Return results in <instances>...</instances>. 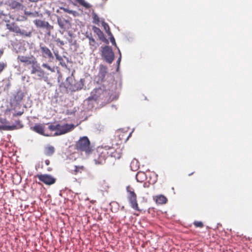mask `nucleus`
Segmentation results:
<instances>
[{
  "mask_svg": "<svg viewBox=\"0 0 252 252\" xmlns=\"http://www.w3.org/2000/svg\"><path fill=\"white\" fill-rule=\"evenodd\" d=\"M75 126L73 124H64L61 125L58 124V131L54 133V136H58L66 133L74 129Z\"/></svg>",
  "mask_w": 252,
  "mask_h": 252,
  "instance_id": "9",
  "label": "nucleus"
},
{
  "mask_svg": "<svg viewBox=\"0 0 252 252\" xmlns=\"http://www.w3.org/2000/svg\"><path fill=\"white\" fill-rule=\"evenodd\" d=\"M193 174V173H191L190 174H189V176H190L191 175H192Z\"/></svg>",
  "mask_w": 252,
  "mask_h": 252,
  "instance_id": "40",
  "label": "nucleus"
},
{
  "mask_svg": "<svg viewBox=\"0 0 252 252\" xmlns=\"http://www.w3.org/2000/svg\"><path fill=\"white\" fill-rule=\"evenodd\" d=\"M42 67H43L45 68H46L47 69L51 71V72H53L54 71V69L47 63H43L42 64Z\"/></svg>",
  "mask_w": 252,
  "mask_h": 252,
  "instance_id": "32",
  "label": "nucleus"
},
{
  "mask_svg": "<svg viewBox=\"0 0 252 252\" xmlns=\"http://www.w3.org/2000/svg\"><path fill=\"white\" fill-rule=\"evenodd\" d=\"M155 201L157 204H164L167 202V199L163 195H159L155 197Z\"/></svg>",
  "mask_w": 252,
  "mask_h": 252,
  "instance_id": "20",
  "label": "nucleus"
},
{
  "mask_svg": "<svg viewBox=\"0 0 252 252\" xmlns=\"http://www.w3.org/2000/svg\"><path fill=\"white\" fill-rule=\"evenodd\" d=\"M108 27V30H106V32L108 33V35L110 36V40L112 44L117 47V44L115 40L114 36H113L111 32L110 31L109 28L108 26L107 25ZM104 28L106 29V27L104 26Z\"/></svg>",
  "mask_w": 252,
  "mask_h": 252,
  "instance_id": "24",
  "label": "nucleus"
},
{
  "mask_svg": "<svg viewBox=\"0 0 252 252\" xmlns=\"http://www.w3.org/2000/svg\"><path fill=\"white\" fill-rule=\"evenodd\" d=\"M45 163L46 165H49L50 164V161L48 159H46L45 161Z\"/></svg>",
  "mask_w": 252,
  "mask_h": 252,
  "instance_id": "36",
  "label": "nucleus"
},
{
  "mask_svg": "<svg viewBox=\"0 0 252 252\" xmlns=\"http://www.w3.org/2000/svg\"><path fill=\"white\" fill-rule=\"evenodd\" d=\"M49 129L51 131H58V124L56 125H50L48 126Z\"/></svg>",
  "mask_w": 252,
  "mask_h": 252,
  "instance_id": "31",
  "label": "nucleus"
},
{
  "mask_svg": "<svg viewBox=\"0 0 252 252\" xmlns=\"http://www.w3.org/2000/svg\"><path fill=\"white\" fill-rule=\"evenodd\" d=\"M102 58L107 63H111L115 58L112 48L108 46H105L102 49Z\"/></svg>",
  "mask_w": 252,
  "mask_h": 252,
  "instance_id": "8",
  "label": "nucleus"
},
{
  "mask_svg": "<svg viewBox=\"0 0 252 252\" xmlns=\"http://www.w3.org/2000/svg\"><path fill=\"white\" fill-rule=\"evenodd\" d=\"M76 147L77 150L85 152L86 154H90L92 151L90 141L87 136L81 137L77 142Z\"/></svg>",
  "mask_w": 252,
  "mask_h": 252,
  "instance_id": "3",
  "label": "nucleus"
},
{
  "mask_svg": "<svg viewBox=\"0 0 252 252\" xmlns=\"http://www.w3.org/2000/svg\"><path fill=\"white\" fill-rule=\"evenodd\" d=\"M92 15L93 18V23L96 24H98L99 22V18L98 15L94 11V10H92Z\"/></svg>",
  "mask_w": 252,
  "mask_h": 252,
  "instance_id": "27",
  "label": "nucleus"
},
{
  "mask_svg": "<svg viewBox=\"0 0 252 252\" xmlns=\"http://www.w3.org/2000/svg\"><path fill=\"white\" fill-rule=\"evenodd\" d=\"M6 122L5 119H0V129L4 130H12L15 129L16 128V126L14 125L12 126H6L3 125Z\"/></svg>",
  "mask_w": 252,
  "mask_h": 252,
  "instance_id": "18",
  "label": "nucleus"
},
{
  "mask_svg": "<svg viewBox=\"0 0 252 252\" xmlns=\"http://www.w3.org/2000/svg\"><path fill=\"white\" fill-rule=\"evenodd\" d=\"M36 177L38 178L39 180L46 185H51L54 184L56 181V178L49 174H37Z\"/></svg>",
  "mask_w": 252,
  "mask_h": 252,
  "instance_id": "10",
  "label": "nucleus"
},
{
  "mask_svg": "<svg viewBox=\"0 0 252 252\" xmlns=\"http://www.w3.org/2000/svg\"><path fill=\"white\" fill-rule=\"evenodd\" d=\"M6 29L9 30L10 32H15L17 34H19L21 35H24L26 36H30L31 34L30 32L26 30L21 29L17 25L14 23H8L6 24Z\"/></svg>",
  "mask_w": 252,
  "mask_h": 252,
  "instance_id": "7",
  "label": "nucleus"
},
{
  "mask_svg": "<svg viewBox=\"0 0 252 252\" xmlns=\"http://www.w3.org/2000/svg\"><path fill=\"white\" fill-rule=\"evenodd\" d=\"M34 23L37 27L45 29L48 32L49 34H50L51 31L53 29V27L47 21L36 19Z\"/></svg>",
  "mask_w": 252,
  "mask_h": 252,
  "instance_id": "11",
  "label": "nucleus"
},
{
  "mask_svg": "<svg viewBox=\"0 0 252 252\" xmlns=\"http://www.w3.org/2000/svg\"><path fill=\"white\" fill-rule=\"evenodd\" d=\"M86 167L83 165H73L69 172L74 175H78L85 171Z\"/></svg>",
  "mask_w": 252,
  "mask_h": 252,
  "instance_id": "14",
  "label": "nucleus"
},
{
  "mask_svg": "<svg viewBox=\"0 0 252 252\" xmlns=\"http://www.w3.org/2000/svg\"><path fill=\"white\" fill-rule=\"evenodd\" d=\"M57 21L61 29L64 31L66 29L67 26L69 25V21L62 17H58Z\"/></svg>",
  "mask_w": 252,
  "mask_h": 252,
  "instance_id": "17",
  "label": "nucleus"
},
{
  "mask_svg": "<svg viewBox=\"0 0 252 252\" xmlns=\"http://www.w3.org/2000/svg\"><path fill=\"white\" fill-rule=\"evenodd\" d=\"M22 113L19 112V113H18L17 114H14V116L21 115H22Z\"/></svg>",
  "mask_w": 252,
  "mask_h": 252,
  "instance_id": "38",
  "label": "nucleus"
},
{
  "mask_svg": "<svg viewBox=\"0 0 252 252\" xmlns=\"http://www.w3.org/2000/svg\"><path fill=\"white\" fill-rule=\"evenodd\" d=\"M193 224L196 227L202 228L204 226L203 223L200 221H195Z\"/></svg>",
  "mask_w": 252,
  "mask_h": 252,
  "instance_id": "30",
  "label": "nucleus"
},
{
  "mask_svg": "<svg viewBox=\"0 0 252 252\" xmlns=\"http://www.w3.org/2000/svg\"><path fill=\"white\" fill-rule=\"evenodd\" d=\"M54 54H55V56L56 57V59L60 61V63L62 65V66H64L65 65V63H63V60L62 58V57H61V56H60L59 55V53L58 52H54Z\"/></svg>",
  "mask_w": 252,
  "mask_h": 252,
  "instance_id": "28",
  "label": "nucleus"
},
{
  "mask_svg": "<svg viewBox=\"0 0 252 252\" xmlns=\"http://www.w3.org/2000/svg\"><path fill=\"white\" fill-rule=\"evenodd\" d=\"M138 162L137 160H133L130 164V167L133 171H136L138 169L139 166L137 165Z\"/></svg>",
  "mask_w": 252,
  "mask_h": 252,
  "instance_id": "26",
  "label": "nucleus"
},
{
  "mask_svg": "<svg viewBox=\"0 0 252 252\" xmlns=\"http://www.w3.org/2000/svg\"><path fill=\"white\" fill-rule=\"evenodd\" d=\"M126 190L127 193V199L131 208L140 211V210L137 203V195L135 192L134 189L131 186H128L126 187Z\"/></svg>",
  "mask_w": 252,
  "mask_h": 252,
  "instance_id": "4",
  "label": "nucleus"
},
{
  "mask_svg": "<svg viewBox=\"0 0 252 252\" xmlns=\"http://www.w3.org/2000/svg\"><path fill=\"white\" fill-rule=\"evenodd\" d=\"M17 59L19 62L23 63L24 66L28 67L30 70L38 62L37 59L33 56H18Z\"/></svg>",
  "mask_w": 252,
  "mask_h": 252,
  "instance_id": "5",
  "label": "nucleus"
},
{
  "mask_svg": "<svg viewBox=\"0 0 252 252\" xmlns=\"http://www.w3.org/2000/svg\"><path fill=\"white\" fill-rule=\"evenodd\" d=\"M104 2H105L106 1H107L108 0H102Z\"/></svg>",
  "mask_w": 252,
  "mask_h": 252,
  "instance_id": "39",
  "label": "nucleus"
},
{
  "mask_svg": "<svg viewBox=\"0 0 252 252\" xmlns=\"http://www.w3.org/2000/svg\"><path fill=\"white\" fill-rule=\"evenodd\" d=\"M107 73V68L106 66L101 64L99 66L98 75L102 80L104 79Z\"/></svg>",
  "mask_w": 252,
  "mask_h": 252,
  "instance_id": "19",
  "label": "nucleus"
},
{
  "mask_svg": "<svg viewBox=\"0 0 252 252\" xmlns=\"http://www.w3.org/2000/svg\"><path fill=\"white\" fill-rule=\"evenodd\" d=\"M32 129L34 131L40 134H44V126L42 125H35Z\"/></svg>",
  "mask_w": 252,
  "mask_h": 252,
  "instance_id": "22",
  "label": "nucleus"
},
{
  "mask_svg": "<svg viewBox=\"0 0 252 252\" xmlns=\"http://www.w3.org/2000/svg\"><path fill=\"white\" fill-rule=\"evenodd\" d=\"M56 41H57L58 43H60V44L61 45H63L64 44V42H63V41H62V40H61L60 39H58L56 40Z\"/></svg>",
  "mask_w": 252,
  "mask_h": 252,
  "instance_id": "34",
  "label": "nucleus"
},
{
  "mask_svg": "<svg viewBox=\"0 0 252 252\" xmlns=\"http://www.w3.org/2000/svg\"><path fill=\"white\" fill-rule=\"evenodd\" d=\"M87 37L89 39V44L91 46V48L94 50L96 49L97 47V44L95 41L94 39L92 36H87Z\"/></svg>",
  "mask_w": 252,
  "mask_h": 252,
  "instance_id": "23",
  "label": "nucleus"
},
{
  "mask_svg": "<svg viewBox=\"0 0 252 252\" xmlns=\"http://www.w3.org/2000/svg\"><path fill=\"white\" fill-rule=\"evenodd\" d=\"M109 149V156L116 159H119L122 156L121 150L120 149H114V148L107 146Z\"/></svg>",
  "mask_w": 252,
  "mask_h": 252,
  "instance_id": "15",
  "label": "nucleus"
},
{
  "mask_svg": "<svg viewBox=\"0 0 252 252\" xmlns=\"http://www.w3.org/2000/svg\"><path fill=\"white\" fill-rule=\"evenodd\" d=\"M40 52L43 58L51 61L54 59V56L51 50L46 46L40 45Z\"/></svg>",
  "mask_w": 252,
  "mask_h": 252,
  "instance_id": "12",
  "label": "nucleus"
},
{
  "mask_svg": "<svg viewBox=\"0 0 252 252\" xmlns=\"http://www.w3.org/2000/svg\"><path fill=\"white\" fill-rule=\"evenodd\" d=\"M3 54V50L0 49V59L1 58V57L2 56Z\"/></svg>",
  "mask_w": 252,
  "mask_h": 252,
  "instance_id": "37",
  "label": "nucleus"
},
{
  "mask_svg": "<svg viewBox=\"0 0 252 252\" xmlns=\"http://www.w3.org/2000/svg\"><path fill=\"white\" fill-rule=\"evenodd\" d=\"M93 30L94 32L97 35L100 40L106 43H108V40L105 38L103 32L99 29V28L96 27H93Z\"/></svg>",
  "mask_w": 252,
  "mask_h": 252,
  "instance_id": "16",
  "label": "nucleus"
},
{
  "mask_svg": "<svg viewBox=\"0 0 252 252\" xmlns=\"http://www.w3.org/2000/svg\"><path fill=\"white\" fill-rule=\"evenodd\" d=\"M109 97V94L107 90L99 88L93 90L91 93V95L88 98V99L89 100H94L95 101H99L100 100H105Z\"/></svg>",
  "mask_w": 252,
  "mask_h": 252,
  "instance_id": "2",
  "label": "nucleus"
},
{
  "mask_svg": "<svg viewBox=\"0 0 252 252\" xmlns=\"http://www.w3.org/2000/svg\"><path fill=\"white\" fill-rule=\"evenodd\" d=\"M7 63L4 62H0V74L5 70L7 67Z\"/></svg>",
  "mask_w": 252,
  "mask_h": 252,
  "instance_id": "29",
  "label": "nucleus"
},
{
  "mask_svg": "<svg viewBox=\"0 0 252 252\" xmlns=\"http://www.w3.org/2000/svg\"><path fill=\"white\" fill-rule=\"evenodd\" d=\"M119 53H120V57L117 61L118 63H119L120 61H121V52H120V51L119 50Z\"/></svg>",
  "mask_w": 252,
  "mask_h": 252,
  "instance_id": "35",
  "label": "nucleus"
},
{
  "mask_svg": "<svg viewBox=\"0 0 252 252\" xmlns=\"http://www.w3.org/2000/svg\"><path fill=\"white\" fill-rule=\"evenodd\" d=\"M24 1V0H11L9 5L12 9L23 10L24 6L22 3Z\"/></svg>",
  "mask_w": 252,
  "mask_h": 252,
  "instance_id": "13",
  "label": "nucleus"
},
{
  "mask_svg": "<svg viewBox=\"0 0 252 252\" xmlns=\"http://www.w3.org/2000/svg\"><path fill=\"white\" fill-rule=\"evenodd\" d=\"M141 175H144V173L143 172H138V173L137 174V175L136 176V178L137 181L140 182H142V181H140L139 180V177Z\"/></svg>",
  "mask_w": 252,
  "mask_h": 252,
  "instance_id": "33",
  "label": "nucleus"
},
{
  "mask_svg": "<svg viewBox=\"0 0 252 252\" xmlns=\"http://www.w3.org/2000/svg\"><path fill=\"white\" fill-rule=\"evenodd\" d=\"M76 2H78L79 4L83 6L86 9L91 7L92 5L85 1V0H75Z\"/></svg>",
  "mask_w": 252,
  "mask_h": 252,
  "instance_id": "25",
  "label": "nucleus"
},
{
  "mask_svg": "<svg viewBox=\"0 0 252 252\" xmlns=\"http://www.w3.org/2000/svg\"><path fill=\"white\" fill-rule=\"evenodd\" d=\"M31 74L33 75V78L36 80H41L45 76V72L42 69L38 62L33 66L30 70Z\"/></svg>",
  "mask_w": 252,
  "mask_h": 252,
  "instance_id": "6",
  "label": "nucleus"
},
{
  "mask_svg": "<svg viewBox=\"0 0 252 252\" xmlns=\"http://www.w3.org/2000/svg\"><path fill=\"white\" fill-rule=\"evenodd\" d=\"M109 149L107 146L98 147L94 152V159L95 164H102L105 162L106 158L109 156Z\"/></svg>",
  "mask_w": 252,
  "mask_h": 252,
  "instance_id": "1",
  "label": "nucleus"
},
{
  "mask_svg": "<svg viewBox=\"0 0 252 252\" xmlns=\"http://www.w3.org/2000/svg\"><path fill=\"white\" fill-rule=\"evenodd\" d=\"M55 152V148L53 146H49L45 147L44 150V154L48 157H50L53 155Z\"/></svg>",
  "mask_w": 252,
  "mask_h": 252,
  "instance_id": "21",
  "label": "nucleus"
}]
</instances>
